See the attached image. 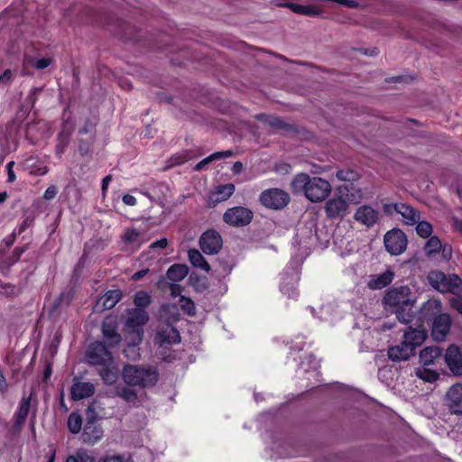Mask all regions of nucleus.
<instances>
[{"label": "nucleus", "instance_id": "obj_1", "mask_svg": "<svg viewBox=\"0 0 462 462\" xmlns=\"http://www.w3.org/2000/svg\"><path fill=\"white\" fill-rule=\"evenodd\" d=\"M293 193H303L311 202L324 200L331 192L330 183L320 177H310L307 173L297 174L291 182Z\"/></svg>", "mask_w": 462, "mask_h": 462}, {"label": "nucleus", "instance_id": "obj_2", "mask_svg": "<svg viewBox=\"0 0 462 462\" xmlns=\"http://www.w3.org/2000/svg\"><path fill=\"white\" fill-rule=\"evenodd\" d=\"M122 377L128 385L148 388L158 382L159 372L152 365H126L122 370Z\"/></svg>", "mask_w": 462, "mask_h": 462}, {"label": "nucleus", "instance_id": "obj_3", "mask_svg": "<svg viewBox=\"0 0 462 462\" xmlns=\"http://www.w3.org/2000/svg\"><path fill=\"white\" fill-rule=\"evenodd\" d=\"M125 321V331L129 347H135L143 340V326L148 321L149 316L143 309H132L127 312Z\"/></svg>", "mask_w": 462, "mask_h": 462}, {"label": "nucleus", "instance_id": "obj_4", "mask_svg": "<svg viewBox=\"0 0 462 462\" xmlns=\"http://www.w3.org/2000/svg\"><path fill=\"white\" fill-rule=\"evenodd\" d=\"M427 279L429 283L441 293L451 292L456 294L462 285V280L457 275H446L440 271L429 273Z\"/></svg>", "mask_w": 462, "mask_h": 462}, {"label": "nucleus", "instance_id": "obj_5", "mask_svg": "<svg viewBox=\"0 0 462 462\" xmlns=\"http://www.w3.org/2000/svg\"><path fill=\"white\" fill-rule=\"evenodd\" d=\"M383 302L385 309L393 310L402 306H414L415 300L411 297V289L403 285L388 290Z\"/></svg>", "mask_w": 462, "mask_h": 462}, {"label": "nucleus", "instance_id": "obj_6", "mask_svg": "<svg viewBox=\"0 0 462 462\" xmlns=\"http://www.w3.org/2000/svg\"><path fill=\"white\" fill-rule=\"evenodd\" d=\"M383 210L386 216L392 217L394 213L401 215L403 222L409 226H414L420 219V211L406 203H385Z\"/></svg>", "mask_w": 462, "mask_h": 462}, {"label": "nucleus", "instance_id": "obj_7", "mask_svg": "<svg viewBox=\"0 0 462 462\" xmlns=\"http://www.w3.org/2000/svg\"><path fill=\"white\" fill-rule=\"evenodd\" d=\"M290 201L288 193L280 189H269L260 195V202L268 208L281 209Z\"/></svg>", "mask_w": 462, "mask_h": 462}, {"label": "nucleus", "instance_id": "obj_8", "mask_svg": "<svg viewBox=\"0 0 462 462\" xmlns=\"http://www.w3.org/2000/svg\"><path fill=\"white\" fill-rule=\"evenodd\" d=\"M87 359L90 365L107 366L113 361L111 353L102 342L92 343L87 350Z\"/></svg>", "mask_w": 462, "mask_h": 462}, {"label": "nucleus", "instance_id": "obj_9", "mask_svg": "<svg viewBox=\"0 0 462 462\" xmlns=\"http://www.w3.org/2000/svg\"><path fill=\"white\" fill-rule=\"evenodd\" d=\"M253 219V212L245 207L228 208L223 215V220L232 226H247Z\"/></svg>", "mask_w": 462, "mask_h": 462}, {"label": "nucleus", "instance_id": "obj_10", "mask_svg": "<svg viewBox=\"0 0 462 462\" xmlns=\"http://www.w3.org/2000/svg\"><path fill=\"white\" fill-rule=\"evenodd\" d=\"M384 245L386 250L393 255L402 254L407 247L405 234L400 229L388 231L384 236Z\"/></svg>", "mask_w": 462, "mask_h": 462}, {"label": "nucleus", "instance_id": "obj_11", "mask_svg": "<svg viewBox=\"0 0 462 462\" xmlns=\"http://www.w3.org/2000/svg\"><path fill=\"white\" fill-rule=\"evenodd\" d=\"M220 234L213 229L205 231L199 238V247L206 254H217L222 248Z\"/></svg>", "mask_w": 462, "mask_h": 462}, {"label": "nucleus", "instance_id": "obj_12", "mask_svg": "<svg viewBox=\"0 0 462 462\" xmlns=\"http://www.w3.org/2000/svg\"><path fill=\"white\" fill-rule=\"evenodd\" d=\"M451 319L448 314H438L432 322L431 337L435 341H443L449 333Z\"/></svg>", "mask_w": 462, "mask_h": 462}, {"label": "nucleus", "instance_id": "obj_13", "mask_svg": "<svg viewBox=\"0 0 462 462\" xmlns=\"http://www.w3.org/2000/svg\"><path fill=\"white\" fill-rule=\"evenodd\" d=\"M445 363L455 375H462V350L456 345H450L445 354Z\"/></svg>", "mask_w": 462, "mask_h": 462}, {"label": "nucleus", "instance_id": "obj_14", "mask_svg": "<svg viewBox=\"0 0 462 462\" xmlns=\"http://www.w3.org/2000/svg\"><path fill=\"white\" fill-rule=\"evenodd\" d=\"M354 218L366 227H372L379 220V212L370 205H363L356 210Z\"/></svg>", "mask_w": 462, "mask_h": 462}, {"label": "nucleus", "instance_id": "obj_15", "mask_svg": "<svg viewBox=\"0 0 462 462\" xmlns=\"http://www.w3.org/2000/svg\"><path fill=\"white\" fill-rule=\"evenodd\" d=\"M325 211L329 218H343L348 213V204L342 197L332 198L327 201Z\"/></svg>", "mask_w": 462, "mask_h": 462}, {"label": "nucleus", "instance_id": "obj_16", "mask_svg": "<svg viewBox=\"0 0 462 462\" xmlns=\"http://www.w3.org/2000/svg\"><path fill=\"white\" fill-rule=\"evenodd\" d=\"M427 335V330L422 327H408L403 332V340L415 352V349L424 343Z\"/></svg>", "mask_w": 462, "mask_h": 462}, {"label": "nucleus", "instance_id": "obj_17", "mask_svg": "<svg viewBox=\"0 0 462 462\" xmlns=\"http://www.w3.org/2000/svg\"><path fill=\"white\" fill-rule=\"evenodd\" d=\"M448 406L451 413L462 415V384L457 383L447 393Z\"/></svg>", "mask_w": 462, "mask_h": 462}, {"label": "nucleus", "instance_id": "obj_18", "mask_svg": "<svg viewBox=\"0 0 462 462\" xmlns=\"http://www.w3.org/2000/svg\"><path fill=\"white\" fill-rule=\"evenodd\" d=\"M102 334L103 337L106 340V343L113 347L117 346L122 338L121 335L116 331V323L113 319H106L102 322Z\"/></svg>", "mask_w": 462, "mask_h": 462}, {"label": "nucleus", "instance_id": "obj_19", "mask_svg": "<svg viewBox=\"0 0 462 462\" xmlns=\"http://www.w3.org/2000/svg\"><path fill=\"white\" fill-rule=\"evenodd\" d=\"M414 354L415 352L407 345V343H405L403 339L400 344L389 347L387 351L389 359L393 362L406 361L411 356H414Z\"/></svg>", "mask_w": 462, "mask_h": 462}, {"label": "nucleus", "instance_id": "obj_20", "mask_svg": "<svg viewBox=\"0 0 462 462\" xmlns=\"http://www.w3.org/2000/svg\"><path fill=\"white\" fill-rule=\"evenodd\" d=\"M31 407V395L23 396L19 402L18 411L14 414V423L13 425V430L14 433H18L21 430L23 424L24 423Z\"/></svg>", "mask_w": 462, "mask_h": 462}, {"label": "nucleus", "instance_id": "obj_21", "mask_svg": "<svg viewBox=\"0 0 462 462\" xmlns=\"http://www.w3.org/2000/svg\"><path fill=\"white\" fill-rule=\"evenodd\" d=\"M122 292L119 290L108 291L98 299L95 306L97 311L111 310L121 300Z\"/></svg>", "mask_w": 462, "mask_h": 462}, {"label": "nucleus", "instance_id": "obj_22", "mask_svg": "<svg viewBox=\"0 0 462 462\" xmlns=\"http://www.w3.org/2000/svg\"><path fill=\"white\" fill-rule=\"evenodd\" d=\"M94 393L95 386L88 382H74L70 389L71 398L75 401L88 398L92 396Z\"/></svg>", "mask_w": 462, "mask_h": 462}, {"label": "nucleus", "instance_id": "obj_23", "mask_svg": "<svg viewBox=\"0 0 462 462\" xmlns=\"http://www.w3.org/2000/svg\"><path fill=\"white\" fill-rule=\"evenodd\" d=\"M180 340L179 331L171 325H168L164 328L157 331L155 336V342L161 346L163 344H176Z\"/></svg>", "mask_w": 462, "mask_h": 462}, {"label": "nucleus", "instance_id": "obj_24", "mask_svg": "<svg viewBox=\"0 0 462 462\" xmlns=\"http://www.w3.org/2000/svg\"><path fill=\"white\" fill-rule=\"evenodd\" d=\"M393 278L394 273L391 270H387L381 274L371 276L367 286L371 290H381L389 285L393 282Z\"/></svg>", "mask_w": 462, "mask_h": 462}, {"label": "nucleus", "instance_id": "obj_25", "mask_svg": "<svg viewBox=\"0 0 462 462\" xmlns=\"http://www.w3.org/2000/svg\"><path fill=\"white\" fill-rule=\"evenodd\" d=\"M235 192V185L227 183L216 187L215 191L211 193L209 199L213 203H219L229 199Z\"/></svg>", "mask_w": 462, "mask_h": 462}, {"label": "nucleus", "instance_id": "obj_26", "mask_svg": "<svg viewBox=\"0 0 462 462\" xmlns=\"http://www.w3.org/2000/svg\"><path fill=\"white\" fill-rule=\"evenodd\" d=\"M441 355V349L438 346H426L420 352V362L428 366L434 364L435 359Z\"/></svg>", "mask_w": 462, "mask_h": 462}, {"label": "nucleus", "instance_id": "obj_27", "mask_svg": "<svg viewBox=\"0 0 462 462\" xmlns=\"http://www.w3.org/2000/svg\"><path fill=\"white\" fill-rule=\"evenodd\" d=\"M102 435L103 431L100 427L95 424H88L84 429L82 436L84 442L94 445L102 438Z\"/></svg>", "mask_w": 462, "mask_h": 462}, {"label": "nucleus", "instance_id": "obj_28", "mask_svg": "<svg viewBox=\"0 0 462 462\" xmlns=\"http://www.w3.org/2000/svg\"><path fill=\"white\" fill-rule=\"evenodd\" d=\"M284 6L288 7L293 13L299 14L316 16L320 14V9L311 5H303L294 3H287L284 5Z\"/></svg>", "mask_w": 462, "mask_h": 462}, {"label": "nucleus", "instance_id": "obj_29", "mask_svg": "<svg viewBox=\"0 0 462 462\" xmlns=\"http://www.w3.org/2000/svg\"><path fill=\"white\" fill-rule=\"evenodd\" d=\"M189 273V267L185 264H173L167 271V278L173 282H178L182 281Z\"/></svg>", "mask_w": 462, "mask_h": 462}, {"label": "nucleus", "instance_id": "obj_30", "mask_svg": "<svg viewBox=\"0 0 462 462\" xmlns=\"http://www.w3.org/2000/svg\"><path fill=\"white\" fill-rule=\"evenodd\" d=\"M188 256L190 263L196 267L199 268L207 273L210 271V265L206 261L204 256L199 253L197 249H190L188 252Z\"/></svg>", "mask_w": 462, "mask_h": 462}, {"label": "nucleus", "instance_id": "obj_31", "mask_svg": "<svg viewBox=\"0 0 462 462\" xmlns=\"http://www.w3.org/2000/svg\"><path fill=\"white\" fill-rule=\"evenodd\" d=\"M233 154L232 151L230 150H227V151H223V152H213L212 154H210L209 156L204 158L202 161H200L199 162H198L195 167H194V170L195 171H201L203 170L208 163H210L211 162L215 161V160H220V159H224V158H227V157H230L231 155Z\"/></svg>", "mask_w": 462, "mask_h": 462}, {"label": "nucleus", "instance_id": "obj_32", "mask_svg": "<svg viewBox=\"0 0 462 462\" xmlns=\"http://www.w3.org/2000/svg\"><path fill=\"white\" fill-rule=\"evenodd\" d=\"M413 306H402L393 311L395 313L397 319L403 324H409L413 320L414 312Z\"/></svg>", "mask_w": 462, "mask_h": 462}, {"label": "nucleus", "instance_id": "obj_33", "mask_svg": "<svg viewBox=\"0 0 462 462\" xmlns=\"http://www.w3.org/2000/svg\"><path fill=\"white\" fill-rule=\"evenodd\" d=\"M52 62L51 58L36 59L32 56H26L23 60V66H31L36 69H44L49 67Z\"/></svg>", "mask_w": 462, "mask_h": 462}, {"label": "nucleus", "instance_id": "obj_34", "mask_svg": "<svg viewBox=\"0 0 462 462\" xmlns=\"http://www.w3.org/2000/svg\"><path fill=\"white\" fill-rule=\"evenodd\" d=\"M256 118L274 129H284L287 125L278 116L270 115H259Z\"/></svg>", "mask_w": 462, "mask_h": 462}, {"label": "nucleus", "instance_id": "obj_35", "mask_svg": "<svg viewBox=\"0 0 462 462\" xmlns=\"http://www.w3.org/2000/svg\"><path fill=\"white\" fill-rule=\"evenodd\" d=\"M116 394L126 402H134L137 400L136 392L125 386H117L116 389Z\"/></svg>", "mask_w": 462, "mask_h": 462}, {"label": "nucleus", "instance_id": "obj_36", "mask_svg": "<svg viewBox=\"0 0 462 462\" xmlns=\"http://www.w3.org/2000/svg\"><path fill=\"white\" fill-rule=\"evenodd\" d=\"M336 177L340 181H356L360 178V174L357 171L347 168L337 171Z\"/></svg>", "mask_w": 462, "mask_h": 462}, {"label": "nucleus", "instance_id": "obj_37", "mask_svg": "<svg viewBox=\"0 0 462 462\" xmlns=\"http://www.w3.org/2000/svg\"><path fill=\"white\" fill-rule=\"evenodd\" d=\"M81 427H82L81 416L75 412L70 413L68 418L69 430L73 434H77L80 431Z\"/></svg>", "mask_w": 462, "mask_h": 462}, {"label": "nucleus", "instance_id": "obj_38", "mask_svg": "<svg viewBox=\"0 0 462 462\" xmlns=\"http://www.w3.org/2000/svg\"><path fill=\"white\" fill-rule=\"evenodd\" d=\"M441 310V303L437 300H430L422 306L421 311L424 316L428 314L437 315Z\"/></svg>", "mask_w": 462, "mask_h": 462}, {"label": "nucleus", "instance_id": "obj_39", "mask_svg": "<svg viewBox=\"0 0 462 462\" xmlns=\"http://www.w3.org/2000/svg\"><path fill=\"white\" fill-rule=\"evenodd\" d=\"M441 248V242L437 236H431L425 245L424 251L429 256L433 255L439 252Z\"/></svg>", "mask_w": 462, "mask_h": 462}, {"label": "nucleus", "instance_id": "obj_40", "mask_svg": "<svg viewBox=\"0 0 462 462\" xmlns=\"http://www.w3.org/2000/svg\"><path fill=\"white\" fill-rule=\"evenodd\" d=\"M415 225L416 232L420 237L427 238L432 234V226L429 222L420 219Z\"/></svg>", "mask_w": 462, "mask_h": 462}, {"label": "nucleus", "instance_id": "obj_41", "mask_svg": "<svg viewBox=\"0 0 462 462\" xmlns=\"http://www.w3.org/2000/svg\"><path fill=\"white\" fill-rule=\"evenodd\" d=\"M134 302L136 309H143L151 303V296L147 292L138 291L134 295Z\"/></svg>", "mask_w": 462, "mask_h": 462}, {"label": "nucleus", "instance_id": "obj_42", "mask_svg": "<svg viewBox=\"0 0 462 462\" xmlns=\"http://www.w3.org/2000/svg\"><path fill=\"white\" fill-rule=\"evenodd\" d=\"M416 375L425 382L433 383L439 378V374L430 369H417Z\"/></svg>", "mask_w": 462, "mask_h": 462}, {"label": "nucleus", "instance_id": "obj_43", "mask_svg": "<svg viewBox=\"0 0 462 462\" xmlns=\"http://www.w3.org/2000/svg\"><path fill=\"white\" fill-rule=\"evenodd\" d=\"M180 304L181 310L185 311L189 316L192 317L196 314L195 303L189 298L180 296Z\"/></svg>", "mask_w": 462, "mask_h": 462}, {"label": "nucleus", "instance_id": "obj_44", "mask_svg": "<svg viewBox=\"0 0 462 462\" xmlns=\"http://www.w3.org/2000/svg\"><path fill=\"white\" fill-rule=\"evenodd\" d=\"M346 197L351 202L357 204L364 199V193L361 189L351 186L347 189Z\"/></svg>", "mask_w": 462, "mask_h": 462}, {"label": "nucleus", "instance_id": "obj_45", "mask_svg": "<svg viewBox=\"0 0 462 462\" xmlns=\"http://www.w3.org/2000/svg\"><path fill=\"white\" fill-rule=\"evenodd\" d=\"M25 252V247L14 248L13 254L8 259L5 260L2 264H6L7 267L12 266L20 259L21 255Z\"/></svg>", "mask_w": 462, "mask_h": 462}, {"label": "nucleus", "instance_id": "obj_46", "mask_svg": "<svg viewBox=\"0 0 462 462\" xmlns=\"http://www.w3.org/2000/svg\"><path fill=\"white\" fill-rule=\"evenodd\" d=\"M100 376L106 383H112L116 380V374L110 371L107 366H103L100 371Z\"/></svg>", "mask_w": 462, "mask_h": 462}, {"label": "nucleus", "instance_id": "obj_47", "mask_svg": "<svg viewBox=\"0 0 462 462\" xmlns=\"http://www.w3.org/2000/svg\"><path fill=\"white\" fill-rule=\"evenodd\" d=\"M42 88H32L27 97V101L32 105V106H34L38 96L42 92Z\"/></svg>", "mask_w": 462, "mask_h": 462}, {"label": "nucleus", "instance_id": "obj_48", "mask_svg": "<svg viewBox=\"0 0 462 462\" xmlns=\"http://www.w3.org/2000/svg\"><path fill=\"white\" fill-rule=\"evenodd\" d=\"M13 79V72L11 69H7L4 71L2 75H0V86H6L10 84Z\"/></svg>", "mask_w": 462, "mask_h": 462}, {"label": "nucleus", "instance_id": "obj_49", "mask_svg": "<svg viewBox=\"0 0 462 462\" xmlns=\"http://www.w3.org/2000/svg\"><path fill=\"white\" fill-rule=\"evenodd\" d=\"M140 234L137 231L131 229L125 232L124 239L127 243H134L137 240Z\"/></svg>", "mask_w": 462, "mask_h": 462}, {"label": "nucleus", "instance_id": "obj_50", "mask_svg": "<svg viewBox=\"0 0 462 462\" xmlns=\"http://www.w3.org/2000/svg\"><path fill=\"white\" fill-rule=\"evenodd\" d=\"M14 165V162H13V161L9 162L6 165L7 176H8L7 181L8 182H14L16 180L15 173L13 170Z\"/></svg>", "mask_w": 462, "mask_h": 462}, {"label": "nucleus", "instance_id": "obj_51", "mask_svg": "<svg viewBox=\"0 0 462 462\" xmlns=\"http://www.w3.org/2000/svg\"><path fill=\"white\" fill-rule=\"evenodd\" d=\"M58 193L57 188L55 186H50L47 188L43 194V198L46 200L52 199Z\"/></svg>", "mask_w": 462, "mask_h": 462}, {"label": "nucleus", "instance_id": "obj_52", "mask_svg": "<svg viewBox=\"0 0 462 462\" xmlns=\"http://www.w3.org/2000/svg\"><path fill=\"white\" fill-rule=\"evenodd\" d=\"M79 462H95V458L87 451H78Z\"/></svg>", "mask_w": 462, "mask_h": 462}, {"label": "nucleus", "instance_id": "obj_53", "mask_svg": "<svg viewBox=\"0 0 462 462\" xmlns=\"http://www.w3.org/2000/svg\"><path fill=\"white\" fill-rule=\"evenodd\" d=\"M168 245V240L166 238H161L151 244L150 248H160L164 249Z\"/></svg>", "mask_w": 462, "mask_h": 462}, {"label": "nucleus", "instance_id": "obj_54", "mask_svg": "<svg viewBox=\"0 0 462 462\" xmlns=\"http://www.w3.org/2000/svg\"><path fill=\"white\" fill-rule=\"evenodd\" d=\"M335 2L343 5L348 8L359 7V4L355 0H335Z\"/></svg>", "mask_w": 462, "mask_h": 462}, {"label": "nucleus", "instance_id": "obj_55", "mask_svg": "<svg viewBox=\"0 0 462 462\" xmlns=\"http://www.w3.org/2000/svg\"><path fill=\"white\" fill-rule=\"evenodd\" d=\"M123 202L127 206H135L137 199L133 195L125 194L123 196Z\"/></svg>", "mask_w": 462, "mask_h": 462}, {"label": "nucleus", "instance_id": "obj_56", "mask_svg": "<svg viewBox=\"0 0 462 462\" xmlns=\"http://www.w3.org/2000/svg\"><path fill=\"white\" fill-rule=\"evenodd\" d=\"M32 223H33V218L32 217H25L24 220L23 221V223L21 224L20 227H19V234L23 233L27 227L32 226Z\"/></svg>", "mask_w": 462, "mask_h": 462}, {"label": "nucleus", "instance_id": "obj_57", "mask_svg": "<svg viewBox=\"0 0 462 462\" xmlns=\"http://www.w3.org/2000/svg\"><path fill=\"white\" fill-rule=\"evenodd\" d=\"M181 293V287L178 284H175V283H172L171 284V295L172 297H178V296H181L180 295Z\"/></svg>", "mask_w": 462, "mask_h": 462}, {"label": "nucleus", "instance_id": "obj_58", "mask_svg": "<svg viewBox=\"0 0 462 462\" xmlns=\"http://www.w3.org/2000/svg\"><path fill=\"white\" fill-rule=\"evenodd\" d=\"M291 166L287 163H282L275 166V171L279 173H288L290 171Z\"/></svg>", "mask_w": 462, "mask_h": 462}, {"label": "nucleus", "instance_id": "obj_59", "mask_svg": "<svg viewBox=\"0 0 462 462\" xmlns=\"http://www.w3.org/2000/svg\"><path fill=\"white\" fill-rule=\"evenodd\" d=\"M162 313L165 311L172 312L174 315H178V310L175 305H163L161 310Z\"/></svg>", "mask_w": 462, "mask_h": 462}, {"label": "nucleus", "instance_id": "obj_60", "mask_svg": "<svg viewBox=\"0 0 462 462\" xmlns=\"http://www.w3.org/2000/svg\"><path fill=\"white\" fill-rule=\"evenodd\" d=\"M148 272H149V270H148V269H143V270L138 271V272H136L135 273H134V275H133V277H132V278H133V280H134V281L140 280V279H142L143 277H144V276L147 274V273H148Z\"/></svg>", "mask_w": 462, "mask_h": 462}, {"label": "nucleus", "instance_id": "obj_61", "mask_svg": "<svg viewBox=\"0 0 462 462\" xmlns=\"http://www.w3.org/2000/svg\"><path fill=\"white\" fill-rule=\"evenodd\" d=\"M111 180H112V176L111 175H107V176H106L103 179V180H102V187H101L103 193H105L106 190L107 189L108 185H109Z\"/></svg>", "mask_w": 462, "mask_h": 462}, {"label": "nucleus", "instance_id": "obj_62", "mask_svg": "<svg viewBox=\"0 0 462 462\" xmlns=\"http://www.w3.org/2000/svg\"><path fill=\"white\" fill-rule=\"evenodd\" d=\"M104 462H128V461L125 460L120 456H113V457H106L104 459Z\"/></svg>", "mask_w": 462, "mask_h": 462}, {"label": "nucleus", "instance_id": "obj_63", "mask_svg": "<svg viewBox=\"0 0 462 462\" xmlns=\"http://www.w3.org/2000/svg\"><path fill=\"white\" fill-rule=\"evenodd\" d=\"M1 288H2V290H0V293H4V294L13 293L14 291V287L10 284L3 285V286H1Z\"/></svg>", "mask_w": 462, "mask_h": 462}, {"label": "nucleus", "instance_id": "obj_64", "mask_svg": "<svg viewBox=\"0 0 462 462\" xmlns=\"http://www.w3.org/2000/svg\"><path fill=\"white\" fill-rule=\"evenodd\" d=\"M232 171L235 174H239L243 171V163L241 162H236L233 164Z\"/></svg>", "mask_w": 462, "mask_h": 462}]
</instances>
